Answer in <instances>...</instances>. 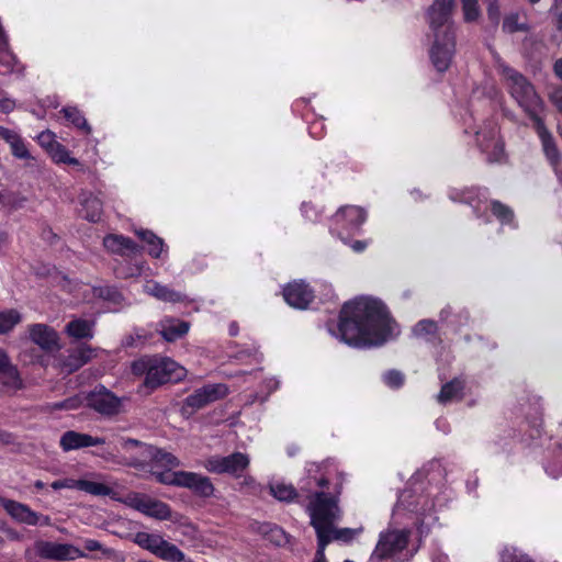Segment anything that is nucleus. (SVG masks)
<instances>
[{
  "mask_svg": "<svg viewBox=\"0 0 562 562\" xmlns=\"http://www.w3.org/2000/svg\"><path fill=\"white\" fill-rule=\"evenodd\" d=\"M394 331V322L378 300L360 297L346 303L340 312L339 333L352 347L382 345Z\"/></svg>",
  "mask_w": 562,
  "mask_h": 562,
  "instance_id": "obj_1",
  "label": "nucleus"
},
{
  "mask_svg": "<svg viewBox=\"0 0 562 562\" xmlns=\"http://www.w3.org/2000/svg\"><path fill=\"white\" fill-rule=\"evenodd\" d=\"M454 0H435L426 12L431 41L429 57L434 67L446 71L456 53V31L451 19Z\"/></svg>",
  "mask_w": 562,
  "mask_h": 562,
  "instance_id": "obj_2",
  "label": "nucleus"
},
{
  "mask_svg": "<svg viewBox=\"0 0 562 562\" xmlns=\"http://www.w3.org/2000/svg\"><path fill=\"white\" fill-rule=\"evenodd\" d=\"M494 60L512 98L532 122L541 119L539 114L543 111L544 103L533 85L522 74L509 67L497 54L494 55Z\"/></svg>",
  "mask_w": 562,
  "mask_h": 562,
  "instance_id": "obj_3",
  "label": "nucleus"
},
{
  "mask_svg": "<svg viewBox=\"0 0 562 562\" xmlns=\"http://www.w3.org/2000/svg\"><path fill=\"white\" fill-rule=\"evenodd\" d=\"M307 513L313 527L316 517L315 514L318 513L323 517V525L328 529L330 541L341 540L348 542L363 531L362 527L340 529L334 527V524L340 519L341 512L338 506V498L329 494H316L315 499L307 506Z\"/></svg>",
  "mask_w": 562,
  "mask_h": 562,
  "instance_id": "obj_4",
  "label": "nucleus"
},
{
  "mask_svg": "<svg viewBox=\"0 0 562 562\" xmlns=\"http://www.w3.org/2000/svg\"><path fill=\"white\" fill-rule=\"evenodd\" d=\"M153 475L157 482L166 485H175L191 490L201 497H210L214 493V486L207 476L186 471L159 472L154 471Z\"/></svg>",
  "mask_w": 562,
  "mask_h": 562,
  "instance_id": "obj_5",
  "label": "nucleus"
},
{
  "mask_svg": "<svg viewBox=\"0 0 562 562\" xmlns=\"http://www.w3.org/2000/svg\"><path fill=\"white\" fill-rule=\"evenodd\" d=\"M34 553L35 557L57 562H70L80 558H87V554L71 543H61L48 540H36L33 548L26 551V557Z\"/></svg>",
  "mask_w": 562,
  "mask_h": 562,
  "instance_id": "obj_6",
  "label": "nucleus"
},
{
  "mask_svg": "<svg viewBox=\"0 0 562 562\" xmlns=\"http://www.w3.org/2000/svg\"><path fill=\"white\" fill-rule=\"evenodd\" d=\"M186 375V370L170 358H154L153 366L145 378V385L155 389L164 383L176 382Z\"/></svg>",
  "mask_w": 562,
  "mask_h": 562,
  "instance_id": "obj_7",
  "label": "nucleus"
},
{
  "mask_svg": "<svg viewBox=\"0 0 562 562\" xmlns=\"http://www.w3.org/2000/svg\"><path fill=\"white\" fill-rule=\"evenodd\" d=\"M250 459L241 452H234L229 456H212L204 461V468L215 474H229L234 477L243 476L244 471L249 467Z\"/></svg>",
  "mask_w": 562,
  "mask_h": 562,
  "instance_id": "obj_8",
  "label": "nucleus"
},
{
  "mask_svg": "<svg viewBox=\"0 0 562 562\" xmlns=\"http://www.w3.org/2000/svg\"><path fill=\"white\" fill-rule=\"evenodd\" d=\"M228 394L227 385L223 383L205 384L189 395L182 405V414L190 416L204 406L225 397Z\"/></svg>",
  "mask_w": 562,
  "mask_h": 562,
  "instance_id": "obj_9",
  "label": "nucleus"
},
{
  "mask_svg": "<svg viewBox=\"0 0 562 562\" xmlns=\"http://www.w3.org/2000/svg\"><path fill=\"white\" fill-rule=\"evenodd\" d=\"M407 546V533L398 530L382 532L369 562H384L402 552Z\"/></svg>",
  "mask_w": 562,
  "mask_h": 562,
  "instance_id": "obj_10",
  "label": "nucleus"
},
{
  "mask_svg": "<svg viewBox=\"0 0 562 562\" xmlns=\"http://www.w3.org/2000/svg\"><path fill=\"white\" fill-rule=\"evenodd\" d=\"M328 464L310 463L306 468V476L301 480L300 493L302 498L308 499L306 507L315 499V495L324 493L317 488H324L328 485Z\"/></svg>",
  "mask_w": 562,
  "mask_h": 562,
  "instance_id": "obj_11",
  "label": "nucleus"
},
{
  "mask_svg": "<svg viewBox=\"0 0 562 562\" xmlns=\"http://www.w3.org/2000/svg\"><path fill=\"white\" fill-rule=\"evenodd\" d=\"M124 447L126 449L140 448L142 454H145L146 460H148V467H151V474L155 471L154 468H165V472H171V469L180 465V461L177 457L146 442L139 440H127L124 442Z\"/></svg>",
  "mask_w": 562,
  "mask_h": 562,
  "instance_id": "obj_12",
  "label": "nucleus"
},
{
  "mask_svg": "<svg viewBox=\"0 0 562 562\" xmlns=\"http://www.w3.org/2000/svg\"><path fill=\"white\" fill-rule=\"evenodd\" d=\"M0 505L12 519L20 524L27 526H52L49 516L33 510L26 504L0 496Z\"/></svg>",
  "mask_w": 562,
  "mask_h": 562,
  "instance_id": "obj_13",
  "label": "nucleus"
},
{
  "mask_svg": "<svg viewBox=\"0 0 562 562\" xmlns=\"http://www.w3.org/2000/svg\"><path fill=\"white\" fill-rule=\"evenodd\" d=\"M476 142L482 151L487 154L490 162H499L504 157V145L498 138L496 123L487 122L482 128L475 132Z\"/></svg>",
  "mask_w": 562,
  "mask_h": 562,
  "instance_id": "obj_14",
  "label": "nucleus"
},
{
  "mask_svg": "<svg viewBox=\"0 0 562 562\" xmlns=\"http://www.w3.org/2000/svg\"><path fill=\"white\" fill-rule=\"evenodd\" d=\"M87 406L103 416L120 414L122 400L104 386H98L87 396Z\"/></svg>",
  "mask_w": 562,
  "mask_h": 562,
  "instance_id": "obj_15",
  "label": "nucleus"
},
{
  "mask_svg": "<svg viewBox=\"0 0 562 562\" xmlns=\"http://www.w3.org/2000/svg\"><path fill=\"white\" fill-rule=\"evenodd\" d=\"M127 440H134L133 438L122 437L120 439V448L123 451V454L117 456L112 452L101 453L99 454L106 462H112L123 467L134 468L136 470L145 471L148 468V460H146V456L142 454L140 448H132L126 449L124 447V442Z\"/></svg>",
  "mask_w": 562,
  "mask_h": 562,
  "instance_id": "obj_16",
  "label": "nucleus"
},
{
  "mask_svg": "<svg viewBox=\"0 0 562 562\" xmlns=\"http://www.w3.org/2000/svg\"><path fill=\"white\" fill-rule=\"evenodd\" d=\"M105 442L104 437H94L86 432L67 430L60 436L59 447L64 452H69L89 447L103 446Z\"/></svg>",
  "mask_w": 562,
  "mask_h": 562,
  "instance_id": "obj_17",
  "label": "nucleus"
},
{
  "mask_svg": "<svg viewBox=\"0 0 562 562\" xmlns=\"http://www.w3.org/2000/svg\"><path fill=\"white\" fill-rule=\"evenodd\" d=\"M130 505L144 515L159 520L169 519L171 515L170 508L167 504L140 494L131 496Z\"/></svg>",
  "mask_w": 562,
  "mask_h": 562,
  "instance_id": "obj_18",
  "label": "nucleus"
},
{
  "mask_svg": "<svg viewBox=\"0 0 562 562\" xmlns=\"http://www.w3.org/2000/svg\"><path fill=\"white\" fill-rule=\"evenodd\" d=\"M285 302L299 310H304L314 299V291L303 281H294L283 289Z\"/></svg>",
  "mask_w": 562,
  "mask_h": 562,
  "instance_id": "obj_19",
  "label": "nucleus"
},
{
  "mask_svg": "<svg viewBox=\"0 0 562 562\" xmlns=\"http://www.w3.org/2000/svg\"><path fill=\"white\" fill-rule=\"evenodd\" d=\"M97 351L98 349L95 348L81 345L80 347L71 350L65 359H60L58 366L61 369V372L67 374L72 373L97 357Z\"/></svg>",
  "mask_w": 562,
  "mask_h": 562,
  "instance_id": "obj_20",
  "label": "nucleus"
},
{
  "mask_svg": "<svg viewBox=\"0 0 562 562\" xmlns=\"http://www.w3.org/2000/svg\"><path fill=\"white\" fill-rule=\"evenodd\" d=\"M30 339L43 350L50 351L58 348L57 333L45 324H33L29 326Z\"/></svg>",
  "mask_w": 562,
  "mask_h": 562,
  "instance_id": "obj_21",
  "label": "nucleus"
},
{
  "mask_svg": "<svg viewBox=\"0 0 562 562\" xmlns=\"http://www.w3.org/2000/svg\"><path fill=\"white\" fill-rule=\"evenodd\" d=\"M533 126L536 128V132H537L540 140H541L546 157L548 158V160L550 161L551 165H553V166L557 165L560 159V154H559V150H558V147L555 145L552 134L546 127L542 119H537L533 122Z\"/></svg>",
  "mask_w": 562,
  "mask_h": 562,
  "instance_id": "obj_22",
  "label": "nucleus"
},
{
  "mask_svg": "<svg viewBox=\"0 0 562 562\" xmlns=\"http://www.w3.org/2000/svg\"><path fill=\"white\" fill-rule=\"evenodd\" d=\"M103 245L109 251L121 256H131L140 251L137 244L123 235H108L103 239Z\"/></svg>",
  "mask_w": 562,
  "mask_h": 562,
  "instance_id": "obj_23",
  "label": "nucleus"
},
{
  "mask_svg": "<svg viewBox=\"0 0 562 562\" xmlns=\"http://www.w3.org/2000/svg\"><path fill=\"white\" fill-rule=\"evenodd\" d=\"M190 328V324L172 317H166L158 324V330L166 341H175L184 336Z\"/></svg>",
  "mask_w": 562,
  "mask_h": 562,
  "instance_id": "obj_24",
  "label": "nucleus"
},
{
  "mask_svg": "<svg viewBox=\"0 0 562 562\" xmlns=\"http://www.w3.org/2000/svg\"><path fill=\"white\" fill-rule=\"evenodd\" d=\"M401 509H406L417 515H424L430 509V505L424 496L419 495L415 497L411 491H403L398 496L395 507L396 512H400Z\"/></svg>",
  "mask_w": 562,
  "mask_h": 562,
  "instance_id": "obj_25",
  "label": "nucleus"
},
{
  "mask_svg": "<svg viewBox=\"0 0 562 562\" xmlns=\"http://www.w3.org/2000/svg\"><path fill=\"white\" fill-rule=\"evenodd\" d=\"M23 387V381L20 373L11 361L8 366L0 369V391L5 394H12Z\"/></svg>",
  "mask_w": 562,
  "mask_h": 562,
  "instance_id": "obj_26",
  "label": "nucleus"
},
{
  "mask_svg": "<svg viewBox=\"0 0 562 562\" xmlns=\"http://www.w3.org/2000/svg\"><path fill=\"white\" fill-rule=\"evenodd\" d=\"M367 217V213L363 209L358 206H345L341 207L335 214V222L345 224L346 228L353 229L358 228Z\"/></svg>",
  "mask_w": 562,
  "mask_h": 562,
  "instance_id": "obj_27",
  "label": "nucleus"
},
{
  "mask_svg": "<svg viewBox=\"0 0 562 562\" xmlns=\"http://www.w3.org/2000/svg\"><path fill=\"white\" fill-rule=\"evenodd\" d=\"M144 292L156 297L157 300L170 303L182 302L186 297L182 293L171 290L156 281H148L144 285Z\"/></svg>",
  "mask_w": 562,
  "mask_h": 562,
  "instance_id": "obj_28",
  "label": "nucleus"
},
{
  "mask_svg": "<svg viewBox=\"0 0 562 562\" xmlns=\"http://www.w3.org/2000/svg\"><path fill=\"white\" fill-rule=\"evenodd\" d=\"M103 212L102 201L93 195L92 193H83L81 198V210L82 217L87 221L95 223L101 220Z\"/></svg>",
  "mask_w": 562,
  "mask_h": 562,
  "instance_id": "obj_29",
  "label": "nucleus"
},
{
  "mask_svg": "<svg viewBox=\"0 0 562 562\" xmlns=\"http://www.w3.org/2000/svg\"><path fill=\"white\" fill-rule=\"evenodd\" d=\"M314 519V529L317 535V551L313 562H326L325 548L330 542L328 529L323 525V517L316 513Z\"/></svg>",
  "mask_w": 562,
  "mask_h": 562,
  "instance_id": "obj_30",
  "label": "nucleus"
},
{
  "mask_svg": "<svg viewBox=\"0 0 562 562\" xmlns=\"http://www.w3.org/2000/svg\"><path fill=\"white\" fill-rule=\"evenodd\" d=\"M94 323L87 319L76 318L66 325V333L75 339H90L93 337Z\"/></svg>",
  "mask_w": 562,
  "mask_h": 562,
  "instance_id": "obj_31",
  "label": "nucleus"
},
{
  "mask_svg": "<svg viewBox=\"0 0 562 562\" xmlns=\"http://www.w3.org/2000/svg\"><path fill=\"white\" fill-rule=\"evenodd\" d=\"M156 557L167 562H192L176 544L165 539Z\"/></svg>",
  "mask_w": 562,
  "mask_h": 562,
  "instance_id": "obj_32",
  "label": "nucleus"
},
{
  "mask_svg": "<svg viewBox=\"0 0 562 562\" xmlns=\"http://www.w3.org/2000/svg\"><path fill=\"white\" fill-rule=\"evenodd\" d=\"M135 234L148 245V254L154 258H159L164 250V240L151 231L137 229Z\"/></svg>",
  "mask_w": 562,
  "mask_h": 562,
  "instance_id": "obj_33",
  "label": "nucleus"
},
{
  "mask_svg": "<svg viewBox=\"0 0 562 562\" xmlns=\"http://www.w3.org/2000/svg\"><path fill=\"white\" fill-rule=\"evenodd\" d=\"M134 541L140 548L156 555L164 541V538L158 533H149L142 531L135 535Z\"/></svg>",
  "mask_w": 562,
  "mask_h": 562,
  "instance_id": "obj_34",
  "label": "nucleus"
},
{
  "mask_svg": "<svg viewBox=\"0 0 562 562\" xmlns=\"http://www.w3.org/2000/svg\"><path fill=\"white\" fill-rule=\"evenodd\" d=\"M463 383L459 380H453L446 383L440 393L438 394V402L446 404L451 401L460 400L462 396Z\"/></svg>",
  "mask_w": 562,
  "mask_h": 562,
  "instance_id": "obj_35",
  "label": "nucleus"
},
{
  "mask_svg": "<svg viewBox=\"0 0 562 562\" xmlns=\"http://www.w3.org/2000/svg\"><path fill=\"white\" fill-rule=\"evenodd\" d=\"M270 492L273 497L281 502H291L295 498H302L301 493L296 492L293 485L276 483L270 485Z\"/></svg>",
  "mask_w": 562,
  "mask_h": 562,
  "instance_id": "obj_36",
  "label": "nucleus"
},
{
  "mask_svg": "<svg viewBox=\"0 0 562 562\" xmlns=\"http://www.w3.org/2000/svg\"><path fill=\"white\" fill-rule=\"evenodd\" d=\"M22 319L21 313L16 310L0 311V335L10 333Z\"/></svg>",
  "mask_w": 562,
  "mask_h": 562,
  "instance_id": "obj_37",
  "label": "nucleus"
},
{
  "mask_svg": "<svg viewBox=\"0 0 562 562\" xmlns=\"http://www.w3.org/2000/svg\"><path fill=\"white\" fill-rule=\"evenodd\" d=\"M64 116L77 128L85 131L86 134L91 132V127L82 113L74 106H66L61 110Z\"/></svg>",
  "mask_w": 562,
  "mask_h": 562,
  "instance_id": "obj_38",
  "label": "nucleus"
},
{
  "mask_svg": "<svg viewBox=\"0 0 562 562\" xmlns=\"http://www.w3.org/2000/svg\"><path fill=\"white\" fill-rule=\"evenodd\" d=\"M48 155L56 164L79 166V160L71 157L69 150L59 142L56 145H53V148L48 151Z\"/></svg>",
  "mask_w": 562,
  "mask_h": 562,
  "instance_id": "obj_39",
  "label": "nucleus"
},
{
  "mask_svg": "<svg viewBox=\"0 0 562 562\" xmlns=\"http://www.w3.org/2000/svg\"><path fill=\"white\" fill-rule=\"evenodd\" d=\"M12 155L18 159L30 160L32 155L30 154L23 138L18 134L10 143Z\"/></svg>",
  "mask_w": 562,
  "mask_h": 562,
  "instance_id": "obj_40",
  "label": "nucleus"
},
{
  "mask_svg": "<svg viewBox=\"0 0 562 562\" xmlns=\"http://www.w3.org/2000/svg\"><path fill=\"white\" fill-rule=\"evenodd\" d=\"M93 294L97 297L112 302L114 304H120L123 300L122 294L115 288L112 286L94 288Z\"/></svg>",
  "mask_w": 562,
  "mask_h": 562,
  "instance_id": "obj_41",
  "label": "nucleus"
},
{
  "mask_svg": "<svg viewBox=\"0 0 562 562\" xmlns=\"http://www.w3.org/2000/svg\"><path fill=\"white\" fill-rule=\"evenodd\" d=\"M80 491L97 496H105L111 494V488L105 484L88 480H82Z\"/></svg>",
  "mask_w": 562,
  "mask_h": 562,
  "instance_id": "obj_42",
  "label": "nucleus"
},
{
  "mask_svg": "<svg viewBox=\"0 0 562 562\" xmlns=\"http://www.w3.org/2000/svg\"><path fill=\"white\" fill-rule=\"evenodd\" d=\"M437 331V324L430 319H423L416 324L413 333L416 337L428 338L434 336Z\"/></svg>",
  "mask_w": 562,
  "mask_h": 562,
  "instance_id": "obj_43",
  "label": "nucleus"
},
{
  "mask_svg": "<svg viewBox=\"0 0 562 562\" xmlns=\"http://www.w3.org/2000/svg\"><path fill=\"white\" fill-rule=\"evenodd\" d=\"M492 212L503 224H509L514 218L513 211L498 201L492 202Z\"/></svg>",
  "mask_w": 562,
  "mask_h": 562,
  "instance_id": "obj_44",
  "label": "nucleus"
},
{
  "mask_svg": "<svg viewBox=\"0 0 562 562\" xmlns=\"http://www.w3.org/2000/svg\"><path fill=\"white\" fill-rule=\"evenodd\" d=\"M501 562H532L517 548H505L501 553Z\"/></svg>",
  "mask_w": 562,
  "mask_h": 562,
  "instance_id": "obj_45",
  "label": "nucleus"
},
{
  "mask_svg": "<svg viewBox=\"0 0 562 562\" xmlns=\"http://www.w3.org/2000/svg\"><path fill=\"white\" fill-rule=\"evenodd\" d=\"M519 16L516 13L508 14L503 22V31L506 33H516L519 31H527L525 23L518 22Z\"/></svg>",
  "mask_w": 562,
  "mask_h": 562,
  "instance_id": "obj_46",
  "label": "nucleus"
},
{
  "mask_svg": "<svg viewBox=\"0 0 562 562\" xmlns=\"http://www.w3.org/2000/svg\"><path fill=\"white\" fill-rule=\"evenodd\" d=\"M462 10L467 22L475 21L480 15L477 0H462Z\"/></svg>",
  "mask_w": 562,
  "mask_h": 562,
  "instance_id": "obj_47",
  "label": "nucleus"
},
{
  "mask_svg": "<svg viewBox=\"0 0 562 562\" xmlns=\"http://www.w3.org/2000/svg\"><path fill=\"white\" fill-rule=\"evenodd\" d=\"M154 358H142L133 362L132 372L135 375H146L148 376V372L151 369Z\"/></svg>",
  "mask_w": 562,
  "mask_h": 562,
  "instance_id": "obj_48",
  "label": "nucleus"
},
{
  "mask_svg": "<svg viewBox=\"0 0 562 562\" xmlns=\"http://www.w3.org/2000/svg\"><path fill=\"white\" fill-rule=\"evenodd\" d=\"M383 381L387 386L397 389L403 385L404 375L400 371L391 370L384 373Z\"/></svg>",
  "mask_w": 562,
  "mask_h": 562,
  "instance_id": "obj_49",
  "label": "nucleus"
},
{
  "mask_svg": "<svg viewBox=\"0 0 562 562\" xmlns=\"http://www.w3.org/2000/svg\"><path fill=\"white\" fill-rule=\"evenodd\" d=\"M82 405V400L79 396H72L65 401L54 403L52 405V409H65V411H72L77 409Z\"/></svg>",
  "mask_w": 562,
  "mask_h": 562,
  "instance_id": "obj_50",
  "label": "nucleus"
},
{
  "mask_svg": "<svg viewBox=\"0 0 562 562\" xmlns=\"http://www.w3.org/2000/svg\"><path fill=\"white\" fill-rule=\"evenodd\" d=\"M37 142L47 153L53 148V145L58 143L55 139V134L49 130L41 132L37 136Z\"/></svg>",
  "mask_w": 562,
  "mask_h": 562,
  "instance_id": "obj_51",
  "label": "nucleus"
},
{
  "mask_svg": "<svg viewBox=\"0 0 562 562\" xmlns=\"http://www.w3.org/2000/svg\"><path fill=\"white\" fill-rule=\"evenodd\" d=\"M85 549L88 551H100L103 555L111 557L113 554V550L105 548L100 541L95 539H86L83 541Z\"/></svg>",
  "mask_w": 562,
  "mask_h": 562,
  "instance_id": "obj_52",
  "label": "nucleus"
},
{
  "mask_svg": "<svg viewBox=\"0 0 562 562\" xmlns=\"http://www.w3.org/2000/svg\"><path fill=\"white\" fill-rule=\"evenodd\" d=\"M550 102L562 113V87H553L548 94Z\"/></svg>",
  "mask_w": 562,
  "mask_h": 562,
  "instance_id": "obj_53",
  "label": "nucleus"
},
{
  "mask_svg": "<svg viewBox=\"0 0 562 562\" xmlns=\"http://www.w3.org/2000/svg\"><path fill=\"white\" fill-rule=\"evenodd\" d=\"M135 337L140 342H144L148 338V335H147V333L144 329L137 328V329L134 330V333L132 335L126 337V339L124 341V345L127 346V347L135 346L136 345Z\"/></svg>",
  "mask_w": 562,
  "mask_h": 562,
  "instance_id": "obj_54",
  "label": "nucleus"
},
{
  "mask_svg": "<svg viewBox=\"0 0 562 562\" xmlns=\"http://www.w3.org/2000/svg\"><path fill=\"white\" fill-rule=\"evenodd\" d=\"M15 102L12 99L4 98L0 100V112L10 113L14 110Z\"/></svg>",
  "mask_w": 562,
  "mask_h": 562,
  "instance_id": "obj_55",
  "label": "nucleus"
},
{
  "mask_svg": "<svg viewBox=\"0 0 562 562\" xmlns=\"http://www.w3.org/2000/svg\"><path fill=\"white\" fill-rule=\"evenodd\" d=\"M488 18L495 23L499 20V8L496 3H491L487 9Z\"/></svg>",
  "mask_w": 562,
  "mask_h": 562,
  "instance_id": "obj_56",
  "label": "nucleus"
},
{
  "mask_svg": "<svg viewBox=\"0 0 562 562\" xmlns=\"http://www.w3.org/2000/svg\"><path fill=\"white\" fill-rule=\"evenodd\" d=\"M18 135L12 130H9L7 127L0 126V137L4 139L8 144Z\"/></svg>",
  "mask_w": 562,
  "mask_h": 562,
  "instance_id": "obj_57",
  "label": "nucleus"
},
{
  "mask_svg": "<svg viewBox=\"0 0 562 562\" xmlns=\"http://www.w3.org/2000/svg\"><path fill=\"white\" fill-rule=\"evenodd\" d=\"M81 482L82 480H75V479H64V486L65 488L69 490H81Z\"/></svg>",
  "mask_w": 562,
  "mask_h": 562,
  "instance_id": "obj_58",
  "label": "nucleus"
},
{
  "mask_svg": "<svg viewBox=\"0 0 562 562\" xmlns=\"http://www.w3.org/2000/svg\"><path fill=\"white\" fill-rule=\"evenodd\" d=\"M367 241L363 240H357L351 244V248L356 252H361L367 248Z\"/></svg>",
  "mask_w": 562,
  "mask_h": 562,
  "instance_id": "obj_59",
  "label": "nucleus"
},
{
  "mask_svg": "<svg viewBox=\"0 0 562 562\" xmlns=\"http://www.w3.org/2000/svg\"><path fill=\"white\" fill-rule=\"evenodd\" d=\"M553 71L555 74V76L562 80V58H559L558 60H555L554 65H553Z\"/></svg>",
  "mask_w": 562,
  "mask_h": 562,
  "instance_id": "obj_60",
  "label": "nucleus"
},
{
  "mask_svg": "<svg viewBox=\"0 0 562 562\" xmlns=\"http://www.w3.org/2000/svg\"><path fill=\"white\" fill-rule=\"evenodd\" d=\"M10 361V358L8 353L0 348V369H2L4 366H8V362Z\"/></svg>",
  "mask_w": 562,
  "mask_h": 562,
  "instance_id": "obj_61",
  "label": "nucleus"
},
{
  "mask_svg": "<svg viewBox=\"0 0 562 562\" xmlns=\"http://www.w3.org/2000/svg\"><path fill=\"white\" fill-rule=\"evenodd\" d=\"M244 480H243V484L244 485H247V486H252L255 485L256 481L254 477L249 476V475H244L241 476Z\"/></svg>",
  "mask_w": 562,
  "mask_h": 562,
  "instance_id": "obj_62",
  "label": "nucleus"
},
{
  "mask_svg": "<svg viewBox=\"0 0 562 562\" xmlns=\"http://www.w3.org/2000/svg\"><path fill=\"white\" fill-rule=\"evenodd\" d=\"M52 488L55 490V491H58V490H61V488H65L64 486V479L63 480H57V481H54L52 484H50Z\"/></svg>",
  "mask_w": 562,
  "mask_h": 562,
  "instance_id": "obj_63",
  "label": "nucleus"
},
{
  "mask_svg": "<svg viewBox=\"0 0 562 562\" xmlns=\"http://www.w3.org/2000/svg\"><path fill=\"white\" fill-rule=\"evenodd\" d=\"M557 29L562 32V11L557 16Z\"/></svg>",
  "mask_w": 562,
  "mask_h": 562,
  "instance_id": "obj_64",
  "label": "nucleus"
}]
</instances>
